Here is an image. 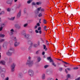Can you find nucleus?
Here are the masks:
<instances>
[{
  "label": "nucleus",
  "instance_id": "b1692460",
  "mask_svg": "<svg viewBox=\"0 0 80 80\" xmlns=\"http://www.w3.org/2000/svg\"><path fill=\"white\" fill-rule=\"evenodd\" d=\"M59 71L60 72H62V68H59L58 69Z\"/></svg>",
  "mask_w": 80,
  "mask_h": 80
},
{
  "label": "nucleus",
  "instance_id": "774afa93",
  "mask_svg": "<svg viewBox=\"0 0 80 80\" xmlns=\"http://www.w3.org/2000/svg\"><path fill=\"white\" fill-rule=\"evenodd\" d=\"M65 72L67 73H68V71H67V70L66 69H65Z\"/></svg>",
  "mask_w": 80,
  "mask_h": 80
},
{
  "label": "nucleus",
  "instance_id": "de8ad7c7",
  "mask_svg": "<svg viewBox=\"0 0 80 80\" xmlns=\"http://www.w3.org/2000/svg\"><path fill=\"white\" fill-rule=\"evenodd\" d=\"M47 45L48 46H49V42L48 41V40H46Z\"/></svg>",
  "mask_w": 80,
  "mask_h": 80
},
{
  "label": "nucleus",
  "instance_id": "8fccbe9b",
  "mask_svg": "<svg viewBox=\"0 0 80 80\" xmlns=\"http://www.w3.org/2000/svg\"><path fill=\"white\" fill-rule=\"evenodd\" d=\"M35 32L37 33H38L39 32L37 30H36Z\"/></svg>",
  "mask_w": 80,
  "mask_h": 80
},
{
  "label": "nucleus",
  "instance_id": "37998d69",
  "mask_svg": "<svg viewBox=\"0 0 80 80\" xmlns=\"http://www.w3.org/2000/svg\"><path fill=\"white\" fill-rule=\"evenodd\" d=\"M48 67V65H45L44 66V68H47Z\"/></svg>",
  "mask_w": 80,
  "mask_h": 80
},
{
  "label": "nucleus",
  "instance_id": "79ce46f5",
  "mask_svg": "<svg viewBox=\"0 0 80 80\" xmlns=\"http://www.w3.org/2000/svg\"><path fill=\"white\" fill-rule=\"evenodd\" d=\"M78 69V68L77 67L73 68V69L74 70H77Z\"/></svg>",
  "mask_w": 80,
  "mask_h": 80
},
{
  "label": "nucleus",
  "instance_id": "20e7f679",
  "mask_svg": "<svg viewBox=\"0 0 80 80\" xmlns=\"http://www.w3.org/2000/svg\"><path fill=\"white\" fill-rule=\"evenodd\" d=\"M16 66V64L14 63H13L11 66V71L12 72H13L15 71V68Z\"/></svg>",
  "mask_w": 80,
  "mask_h": 80
},
{
  "label": "nucleus",
  "instance_id": "0eeeda50",
  "mask_svg": "<svg viewBox=\"0 0 80 80\" xmlns=\"http://www.w3.org/2000/svg\"><path fill=\"white\" fill-rule=\"evenodd\" d=\"M23 35L24 36L25 38L28 39L30 37L29 34H26V33H24L23 34Z\"/></svg>",
  "mask_w": 80,
  "mask_h": 80
},
{
  "label": "nucleus",
  "instance_id": "603ef678",
  "mask_svg": "<svg viewBox=\"0 0 80 80\" xmlns=\"http://www.w3.org/2000/svg\"><path fill=\"white\" fill-rule=\"evenodd\" d=\"M23 75H22V73H20L19 74V76H20V77H21Z\"/></svg>",
  "mask_w": 80,
  "mask_h": 80
},
{
  "label": "nucleus",
  "instance_id": "864d4df0",
  "mask_svg": "<svg viewBox=\"0 0 80 80\" xmlns=\"http://www.w3.org/2000/svg\"><path fill=\"white\" fill-rule=\"evenodd\" d=\"M10 32H14V30L13 29H12L10 30Z\"/></svg>",
  "mask_w": 80,
  "mask_h": 80
},
{
  "label": "nucleus",
  "instance_id": "3c124183",
  "mask_svg": "<svg viewBox=\"0 0 80 80\" xmlns=\"http://www.w3.org/2000/svg\"><path fill=\"white\" fill-rule=\"evenodd\" d=\"M9 78L8 77H7L5 78V80H9Z\"/></svg>",
  "mask_w": 80,
  "mask_h": 80
},
{
  "label": "nucleus",
  "instance_id": "4c0bfd02",
  "mask_svg": "<svg viewBox=\"0 0 80 80\" xmlns=\"http://www.w3.org/2000/svg\"><path fill=\"white\" fill-rule=\"evenodd\" d=\"M26 11H27V9H26V8H25L24 10V13H26Z\"/></svg>",
  "mask_w": 80,
  "mask_h": 80
},
{
  "label": "nucleus",
  "instance_id": "f8f14e48",
  "mask_svg": "<svg viewBox=\"0 0 80 80\" xmlns=\"http://www.w3.org/2000/svg\"><path fill=\"white\" fill-rule=\"evenodd\" d=\"M42 2H36V4L38 6L41 5H42Z\"/></svg>",
  "mask_w": 80,
  "mask_h": 80
},
{
  "label": "nucleus",
  "instance_id": "9b49d317",
  "mask_svg": "<svg viewBox=\"0 0 80 80\" xmlns=\"http://www.w3.org/2000/svg\"><path fill=\"white\" fill-rule=\"evenodd\" d=\"M53 72L52 70L49 71L47 72L48 75H51L52 74Z\"/></svg>",
  "mask_w": 80,
  "mask_h": 80
},
{
  "label": "nucleus",
  "instance_id": "5701e85b",
  "mask_svg": "<svg viewBox=\"0 0 80 80\" xmlns=\"http://www.w3.org/2000/svg\"><path fill=\"white\" fill-rule=\"evenodd\" d=\"M5 26V25L4 23H3L1 25V27H4Z\"/></svg>",
  "mask_w": 80,
  "mask_h": 80
},
{
  "label": "nucleus",
  "instance_id": "09e8293b",
  "mask_svg": "<svg viewBox=\"0 0 80 80\" xmlns=\"http://www.w3.org/2000/svg\"><path fill=\"white\" fill-rule=\"evenodd\" d=\"M13 33L12 32H10V35H13Z\"/></svg>",
  "mask_w": 80,
  "mask_h": 80
},
{
  "label": "nucleus",
  "instance_id": "13d9d810",
  "mask_svg": "<svg viewBox=\"0 0 80 80\" xmlns=\"http://www.w3.org/2000/svg\"><path fill=\"white\" fill-rule=\"evenodd\" d=\"M37 26H40V23H37Z\"/></svg>",
  "mask_w": 80,
  "mask_h": 80
},
{
  "label": "nucleus",
  "instance_id": "c756f323",
  "mask_svg": "<svg viewBox=\"0 0 80 80\" xmlns=\"http://www.w3.org/2000/svg\"><path fill=\"white\" fill-rule=\"evenodd\" d=\"M67 77L68 79L69 78H70V75H69V74H68L67 76Z\"/></svg>",
  "mask_w": 80,
  "mask_h": 80
},
{
  "label": "nucleus",
  "instance_id": "58836bf2",
  "mask_svg": "<svg viewBox=\"0 0 80 80\" xmlns=\"http://www.w3.org/2000/svg\"><path fill=\"white\" fill-rule=\"evenodd\" d=\"M43 49H44V50L46 48V46L45 45H44V44L43 45Z\"/></svg>",
  "mask_w": 80,
  "mask_h": 80
},
{
  "label": "nucleus",
  "instance_id": "a18cd8bd",
  "mask_svg": "<svg viewBox=\"0 0 80 80\" xmlns=\"http://www.w3.org/2000/svg\"><path fill=\"white\" fill-rule=\"evenodd\" d=\"M27 3L28 4H30V3H31V2L30 1V0H29V1H27Z\"/></svg>",
  "mask_w": 80,
  "mask_h": 80
},
{
  "label": "nucleus",
  "instance_id": "f3484780",
  "mask_svg": "<svg viewBox=\"0 0 80 80\" xmlns=\"http://www.w3.org/2000/svg\"><path fill=\"white\" fill-rule=\"evenodd\" d=\"M5 39H0V43L4 42Z\"/></svg>",
  "mask_w": 80,
  "mask_h": 80
},
{
  "label": "nucleus",
  "instance_id": "9d476101",
  "mask_svg": "<svg viewBox=\"0 0 80 80\" xmlns=\"http://www.w3.org/2000/svg\"><path fill=\"white\" fill-rule=\"evenodd\" d=\"M6 72V69L5 68H3L2 69H0V72Z\"/></svg>",
  "mask_w": 80,
  "mask_h": 80
},
{
  "label": "nucleus",
  "instance_id": "680f3d73",
  "mask_svg": "<svg viewBox=\"0 0 80 80\" xmlns=\"http://www.w3.org/2000/svg\"><path fill=\"white\" fill-rule=\"evenodd\" d=\"M41 12H44V9H43V8L42 9H41Z\"/></svg>",
  "mask_w": 80,
  "mask_h": 80
},
{
  "label": "nucleus",
  "instance_id": "0e129e2a",
  "mask_svg": "<svg viewBox=\"0 0 80 80\" xmlns=\"http://www.w3.org/2000/svg\"><path fill=\"white\" fill-rule=\"evenodd\" d=\"M38 45H40V42H38Z\"/></svg>",
  "mask_w": 80,
  "mask_h": 80
},
{
  "label": "nucleus",
  "instance_id": "4be33fe9",
  "mask_svg": "<svg viewBox=\"0 0 80 80\" xmlns=\"http://www.w3.org/2000/svg\"><path fill=\"white\" fill-rule=\"evenodd\" d=\"M38 16L39 17H42V13H39V15H38Z\"/></svg>",
  "mask_w": 80,
  "mask_h": 80
},
{
  "label": "nucleus",
  "instance_id": "c85d7f7f",
  "mask_svg": "<svg viewBox=\"0 0 80 80\" xmlns=\"http://www.w3.org/2000/svg\"><path fill=\"white\" fill-rule=\"evenodd\" d=\"M28 25V24L26 23L24 24L23 26L24 27H26Z\"/></svg>",
  "mask_w": 80,
  "mask_h": 80
},
{
  "label": "nucleus",
  "instance_id": "4468645a",
  "mask_svg": "<svg viewBox=\"0 0 80 80\" xmlns=\"http://www.w3.org/2000/svg\"><path fill=\"white\" fill-rule=\"evenodd\" d=\"M15 27L16 28H20V26L18 25V24H15Z\"/></svg>",
  "mask_w": 80,
  "mask_h": 80
},
{
  "label": "nucleus",
  "instance_id": "412c9836",
  "mask_svg": "<svg viewBox=\"0 0 80 80\" xmlns=\"http://www.w3.org/2000/svg\"><path fill=\"white\" fill-rule=\"evenodd\" d=\"M45 78V74H43L42 75V79H44Z\"/></svg>",
  "mask_w": 80,
  "mask_h": 80
},
{
  "label": "nucleus",
  "instance_id": "c03bdc74",
  "mask_svg": "<svg viewBox=\"0 0 80 80\" xmlns=\"http://www.w3.org/2000/svg\"><path fill=\"white\" fill-rule=\"evenodd\" d=\"M1 77L2 78H4L5 77V76L4 74H2L1 75Z\"/></svg>",
  "mask_w": 80,
  "mask_h": 80
},
{
  "label": "nucleus",
  "instance_id": "4d7b16f0",
  "mask_svg": "<svg viewBox=\"0 0 80 80\" xmlns=\"http://www.w3.org/2000/svg\"><path fill=\"white\" fill-rule=\"evenodd\" d=\"M39 33L40 34H42V31L41 30L39 31Z\"/></svg>",
  "mask_w": 80,
  "mask_h": 80
},
{
  "label": "nucleus",
  "instance_id": "dca6fc26",
  "mask_svg": "<svg viewBox=\"0 0 80 80\" xmlns=\"http://www.w3.org/2000/svg\"><path fill=\"white\" fill-rule=\"evenodd\" d=\"M7 10L8 12H10L11 11V9L10 8H8L7 9Z\"/></svg>",
  "mask_w": 80,
  "mask_h": 80
},
{
  "label": "nucleus",
  "instance_id": "bf43d9fd",
  "mask_svg": "<svg viewBox=\"0 0 80 80\" xmlns=\"http://www.w3.org/2000/svg\"><path fill=\"white\" fill-rule=\"evenodd\" d=\"M53 80V79L52 78H50V79H48V80Z\"/></svg>",
  "mask_w": 80,
  "mask_h": 80
},
{
  "label": "nucleus",
  "instance_id": "e433bc0d",
  "mask_svg": "<svg viewBox=\"0 0 80 80\" xmlns=\"http://www.w3.org/2000/svg\"><path fill=\"white\" fill-rule=\"evenodd\" d=\"M42 29V28L41 27H39V28H38V31H40Z\"/></svg>",
  "mask_w": 80,
  "mask_h": 80
},
{
  "label": "nucleus",
  "instance_id": "7ed1b4c3",
  "mask_svg": "<svg viewBox=\"0 0 80 80\" xmlns=\"http://www.w3.org/2000/svg\"><path fill=\"white\" fill-rule=\"evenodd\" d=\"M47 59L49 60L50 62H52V65L55 67H56V64H55V63L54 62L53 60L51 58V57H48Z\"/></svg>",
  "mask_w": 80,
  "mask_h": 80
},
{
  "label": "nucleus",
  "instance_id": "338daca9",
  "mask_svg": "<svg viewBox=\"0 0 80 80\" xmlns=\"http://www.w3.org/2000/svg\"><path fill=\"white\" fill-rule=\"evenodd\" d=\"M36 54H38V51L36 52Z\"/></svg>",
  "mask_w": 80,
  "mask_h": 80
},
{
  "label": "nucleus",
  "instance_id": "69168bd1",
  "mask_svg": "<svg viewBox=\"0 0 80 80\" xmlns=\"http://www.w3.org/2000/svg\"><path fill=\"white\" fill-rule=\"evenodd\" d=\"M57 59H58V60H59V61H62H62H63V60H62V59H59V58H58Z\"/></svg>",
  "mask_w": 80,
  "mask_h": 80
},
{
  "label": "nucleus",
  "instance_id": "6e6552de",
  "mask_svg": "<svg viewBox=\"0 0 80 80\" xmlns=\"http://www.w3.org/2000/svg\"><path fill=\"white\" fill-rule=\"evenodd\" d=\"M20 44V42H15L14 44V46L15 47H17Z\"/></svg>",
  "mask_w": 80,
  "mask_h": 80
},
{
  "label": "nucleus",
  "instance_id": "393cba45",
  "mask_svg": "<svg viewBox=\"0 0 80 80\" xmlns=\"http://www.w3.org/2000/svg\"><path fill=\"white\" fill-rule=\"evenodd\" d=\"M28 43L29 44H30L31 45H32V44H33V43H32V42L31 41H29L28 42Z\"/></svg>",
  "mask_w": 80,
  "mask_h": 80
},
{
  "label": "nucleus",
  "instance_id": "f257e3e1",
  "mask_svg": "<svg viewBox=\"0 0 80 80\" xmlns=\"http://www.w3.org/2000/svg\"><path fill=\"white\" fill-rule=\"evenodd\" d=\"M31 57H29L28 60L26 62V65H28L29 67H31L33 65L34 63L33 60H31Z\"/></svg>",
  "mask_w": 80,
  "mask_h": 80
},
{
  "label": "nucleus",
  "instance_id": "a211bd4d",
  "mask_svg": "<svg viewBox=\"0 0 80 80\" xmlns=\"http://www.w3.org/2000/svg\"><path fill=\"white\" fill-rule=\"evenodd\" d=\"M15 17H12L11 18L9 19V20L11 21H13L15 19Z\"/></svg>",
  "mask_w": 80,
  "mask_h": 80
},
{
  "label": "nucleus",
  "instance_id": "2eb2a0df",
  "mask_svg": "<svg viewBox=\"0 0 80 80\" xmlns=\"http://www.w3.org/2000/svg\"><path fill=\"white\" fill-rule=\"evenodd\" d=\"M37 60H38V62H40V61H41V58H40V57H38V58Z\"/></svg>",
  "mask_w": 80,
  "mask_h": 80
},
{
  "label": "nucleus",
  "instance_id": "cd10ccee",
  "mask_svg": "<svg viewBox=\"0 0 80 80\" xmlns=\"http://www.w3.org/2000/svg\"><path fill=\"white\" fill-rule=\"evenodd\" d=\"M62 62L64 63L65 64H68V65L69 64V63H68L67 62H64V61H62Z\"/></svg>",
  "mask_w": 80,
  "mask_h": 80
},
{
  "label": "nucleus",
  "instance_id": "6ab92c4d",
  "mask_svg": "<svg viewBox=\"0 0 80 80\" xmlns=\"http://www.w3.org/2000/svg\"><path fill=\"white\" fill-rule=\"evenodd\" d=\"M5 36L4 34H0V37L3 38L5 37Z\"/></svg>",
  "mask_w": 80,
  "mask_h": 80
},
{
  "label": "nucleus",
  "instance_id": "49530a36",
  "mask_svg": "<svg viewBox=\"0 0 80 80\" xmlns=\"http://www.w3.org/2000/svg\"><path fill=\"white\" fill-rule=\"evenodd\" d=\"M21 6V4H19L18 6L17 7V8H19Z\"/></svg>",
  "mask_w": 80,
  "mask_h": 80
},
{
  "label": "nucleus",
  "instance_id": "a19ab883",
  "mask_svg": "<svg viewBox=\"0 0 80 80\" xmlns=\"http://www.w3.org/2000/svg\"><path fill=\"white\" fill-rule=\"evenodd\" d=\"M7 3L8 4H12V3H10V2H9V1H7Z\"/></svg>",
  "mask_w": 80,
  "mask_h": 80
},
{
  "label": "nucleus",
  "instance_id": "473e14b6",
  "mask_svg": "<svg viewBox=\"0 0 80 80\" xmlns=\"http://www.w3.org/2000/svg\"><path fill=\"white\" fill-rule=\"evenodd\" d=\"M7 43V42H5L4 43V44L3 45H2V47L3 48H4L5 47V45L6 43Z\"/></svg>",
  "mask_w": 80,
  "mask_h": 80
},
{
  "label": "nucleus",
  "instance_id": "a878e982",
  "mask_svg": "<svg viewBox=\"0 0 80 80\" xmlns=\"http://www.w3.org/2000/svg\"><path fill=\"white\" fill-rule=\"evenodd\" d=\"M29 33H33V30H32V29H30L29 30Z\"/></svg>",
  "mask_w": 80,
  "mask_h": 80
},
{
  "label": "nucleus",
  "instance_id": "aec40b11",
  "mask_svg": "<svg viewBox=\"0 0 80 80\" xmlns=\"http://www.w3.org/2000/svg\"><path fill=\"white\" fill-rule=\"evenodd\" d=\"M5 14V12L4 11H2L0 13V15L2 14Z\"/></svg>",
  "mask_w": 80,
  "mask_h": 80
},
{
  "label": "nucleus",
  "instance_id": "72a5a7b5",
  "mask_svg": "<svg viewBox=\"0 0 80 80\" xmlns=\"http://www.w3.org/2000/svg\"><path fill=\"white\" fill-rule=\"evenodd\" d=\"M38 46V45L37 44H34V47L35 48H36Z\"/></svg>",
  "mask_w": 80,
  "mask_h": 80
},
{
  "label": "nucleus",
  "instance_id": "bb28decb",
  "mask_svg": "<svg viewBox=\"0 0 80 80\" xmlns=\"http://www.w3.org/2000/svg\"><path fill=\"white\" fill-rule=\"evenodd\" d=\"M47 28V27L46 26H44V29L45 30H46V31H47L48 29H47L46 28Z\"/></svg>",
  "mask_w": 80,
  "mask_h": 80
},
{
  "label": "nucleus",
  "instance_id": "ea45409f",
  "mask_svg": "<svg viewBox=\"0 0 80 80\" xmlns=\"http://www.w3.org/2000/svg\"><path fill=\"white\" fill-rule=\"evenodd\" d=\"M3 28L2 27H0V31H1L2 30Z\"/></svg>",
  "mask_w": 80,
  "mask_h": 80
},
{
  "label": "nucleus",
  "instance_id": "6e6d98bb",
  "mask_svg": "<svg viewBox=\"0 0 80 80\" xmlns=\"http://www.w3.org/2000/svg\"><path fill=\"white\" fill-rule=\"evenodd\" d=\"M80 77H79L78 78L75 79V80H80Z\"/></svg>",
  "mask_w": 80,
  "mask_h": 80
},
{
  "label": "nucleus",
  "instance_id": "5fc2aeb1",
  "mask_svg": "<svg viewBox=\"0 0 80 80\" xmlns=\"http://www.w3.org/2000/svg\"><path fill=\"white\" fill-rule=\"evenodd\" d=\"M60 64H61L60 63H59V62H58L57 63V65H58V66H59L60 65Z\"/></svg>",
  "mask_w": 80,
  "mask_h": 80
},
{
  "label": "nucleus",
  "instance_id": "423d86ee",
  "mask_svg": "<svg viewBox=\"0 0 80 80\" xmlns=\"http://www.w3.org/2000/svg\"><path fill=\"white\" fill-rule=\"evenodd\" d=\"M20 16H21V10H20L18 13V14L17 15V18L18 19L20 17Z\"/></svg>",
  "mask_w": 80,
  "mask_h": 80
},
{
  "label": "nucleus",
  "instance_id": "1a4fd4ad",
  "mask_svg": "<svg viewBox=\"0 0 80 80\" xmlns=\"http://www.w3.org/2000/svg\"><path fill=\"white\" fill-rule=\"evenodd\" d=\"M0 64H2V65H6V62L3 60L0 61Z\"/></svg>",
  "mask_w": 80,
  "mask_h": 80
},
{
  "label": "nucleus",
  "instance_id": "7c9ffc66",
  "mask_svg": "<svg viewBox=\"0 0 80 80\" xmlns=\"http://www.w3.org/2000/svg\"><path fill=\"white\" fill-rule=\"evenodd\" d=\"M41 9H42V8L40 7L39 8H38L37 9L38 11H40Z\"/></svg>",
  "mask_w": 80,
  "mask_h": 80
},
{
  "label": "nucleus",
  "instance_id": "39448f33",
  "mask_svg": "<svg viewBox=\"0 0 80 80\" xmlns=\"http://www.w3.org/2000/svg\"><path fill=\"white\" fill-rule=\"evenodd\" d=\"M28 74L31 76H33L34 72L32 70H29L28 71Z\"/></svg>",
  "mask_w": 80,
  "mask_h": 80
},
{
  "label": "nucleus",
  "instance_id": "c9c22d12",
  "mask_svg": "<svg viewBox=\"0 0 80 80\" xmlns=\"http://www.w3.org/2000/svg\"><path fill=\"white\" fill-rule=\"evenodd\" d=\"M32 5H36V3L35 2H32Z\"/></svg>",
  "mask_w": 80,
  "mask_h": 80
},
{
  "label": "nucleus",
  "instance_id": "f704fd0d",
  "mask_svg": "<svg viewBox=\"0 0 80 80\" xmlns=\"http://www.w3.org/2000/svg\"><path fill=\"white\" fill-rule=\"evenodd\" d=\"M67 69L69 71L71 70L72 69V68H67Z\"/></svg>",
  "mask_w": 80,
  "mask_h": 80
},
{
  "label": "nucleus",
  "instance_id": "2f4dec72",
  "mask_svg": "<svg viewBox=\"0 0 80 80\" xmlns=\"http://www.w3.org/2000/svg\"><path fill=\"white\" fill-rule=\"evenodd\" d=\"M46 20L45 19H43V23H44V24H46Z\"/></svg>",
  "mask_w": 80,
  "mask_h": 80
},
{
  "label": "nucleus",
  "instance_id": "ddd939ff",
  "mask_svg": "<svg viewBox=\"0 0 80 80\" xmlns=\"http://www.w3.org/2000/svg\"><path fill=\"white\" fill-rule=\"evenodd\" d=\"M13 59L12 57H10L9 59V62H12Z\"/></svg>",
  "mask_w": 80,
  "mask_h": 80
},
{
  "label": "nucleus",
  "instance_id": "052dcab7",
  "mask_svg": "<svg viewBox=\"0 0 80 80\" xmlns=\"http://www.w3.org/2000/svg\"><path fill=\"white\" fill-rule=\"evenodd\" d=\"M44 54H45V52H42V55H44Z\"/></svg>",
  "mask_w": 80,
  "mask_h": 80
},
{
  "label": "nucleus",
  "instance_id": "e2e57ef3",
  "mask_svg": "<svg viewBox=\"0 0 80 80\" xmlns=\"http://www.w3.org/2000/svg\"><path fill=\"white\" fill-rule=\"evenodd\" d=\"M14 41H16L17 40V39L16 37L14 38Z\"/></svg>",
  "mask_w": 80,
  "mask_h": 80
},
{
  "label": "nucleus",
  "instance_id": "f03ea898",
  "mask_svg": "<svg viewBox=\"0 0 80 80\" xmlns=\"http://www.w3.org/2000/svg\"><path fill=\"white\" fill-rule=\"evenodd\" d=\"M14 51V49L13 48H11L6 52V55L9 56H12L13 52Z\"/></svg>",
  "mask_w": 80,
  "mask_h": 80
}]
</instances>
